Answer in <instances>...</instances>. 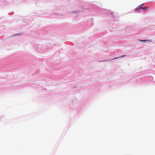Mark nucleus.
Masks as SVG:
<instances>
[{
  "label": "nucleus",
  "mask_w": 155,
  "mask_h": 155,
  "mask_svg": "<svg viewBox=\"0 0 155 155\" xmlns=\"http://www.w3.org/2000/svg\"><path fill=\"white\" fill-rule=\"evenodd\" d=\"M139 40L140 41H143V42H146L147 43L151 42L152 41L151 40L149 39V40Z\"/></svg>",
  "instance_id": "nucleus-1"
},
{
  "label": "nucleus",
  "mask_w": 155,
  "mask_h": 155,
  "mask_svg": "<svg viewBox=\"0 0 155 155\" xmlns=\"http://www.w3.org/2000/svg\"><path fill=\"white\" fill-rule=\"evenodd\" d=\"M149 8L147 7H140L139 9H143V11H145L147 10H148Z\"/></svg>",
  "instance_id": "nucleus-2"
},
{
  "label": "nucleus",
  "mask_w": 155,
  "mask_h": 155,
  "mask_svg": "<svg viewBox=\"0 0 155 155\" xmlns=\"http://www.w3.org/2000/svg\"><path fill=\"white\" fill-rule=\"evenodd\" d=\"M126 55H122V56H121V57H116V58H114L113 59H112V60H114V59H117V58H122L123 57H125V56Z\"/></svg>",
  "instance_id": "nucleus-3"
},
{
  "label": "nucleus",
  "mask_w": 155,
  "mask_h": 155,
  "mask_svg": "<svg viewBox=\"0 0 155 155\" xmlns=\"http://www.w3.org/2000/svg\"><path fill=\"white\" fill-rule=\"evenodd\" d=\"M99 61V62H102V61Z\"/></svg>",
  "instance_id": "nucleus-4"
},
{
  "label": "nucleus",
  "mask_w": 155,
  "mask_h": 155,
  "mask_svg": "<svg viewBox=\"0 0 155 155\" xmlns=\"http://www.w3.org/2000/svg\"><path fill=\"white\" fill-rule=\"evenodd\" d=\"M144 4H143L142 5H141L140 6H142V5H143Z\"/></svg>",
  "instance_id": "nucleus-5"
}]
</instances>
